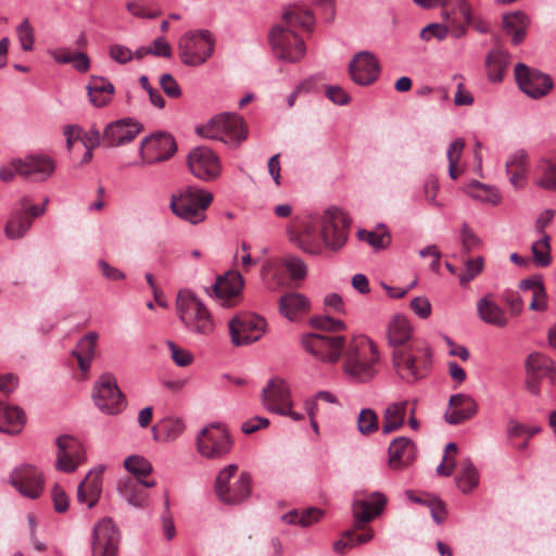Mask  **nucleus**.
Returning a JSON list of instances; mask_svg holds the SVG:
<instances>
[{
	"mask_svg": "<svg viewBox=\"0 0 556 556\" xmlns=\"http://www.w3.org/2000/svg\"><path fill=\"white\" fill-rule=\"evenodd\" d=\"M53 507L58 513H65L70 506V500L66 492L55 484L51 490Z\"/></svg>",
	"mask_w": 556,
	"mask_h": 556,
	"instance_id": "338daca9",
	"label": "nucleus"
},
{
	"mask_svg": "<svg viewBox=\"0 0 556 556\" xmlns=\"http://www.w3.org/2000/svg\"><path fill=\"white\" fill-rule=\"evenodd\" d=\"M98 333L89 331L77 343L76 349L72 354L76 357L78 367L83 372H88L91 362L94 357L96 348L98 343Z\"/></svg>",
	"mask_w": 556,
	"mask_h": 556,
	"instance_id": "473e14b6",
	"label": "nucleus"
},
{
	"mask_svg": "<svg viewBox=\"0 0 556 556\" xmlns=\"http://www.w3.org/2000/svg\"><path fill=\"white\" fill-rule=\"evenodd\" d=\"M300 219L294 218L287 227V233L290 241L298 242L299 245L309 254H319L321 245L318 242H311V229L306 227L300 231Z\"/></svg>",
	"mask_w": 556,
	"mask_h": 556,
	"instance_id": "a19ab883",
	"label": "nucleus"
},
{
	"mask_svg": "<svg viewBox=\"0 0 556 556\" xmlns=\"http://www.w3.org/2000/svg\"><path fill=\"white\" fill-rule=\"evenodd\" d=\"M503 26L508 34L513 35L511 42L517 46L526 36L529 18L520 11L505 14L503 16Z\"/></svg>",
	"mask_w": 556,
	"mask_h": 556,
	"instance_id": "ea45409f",
	"label": "nucleus"
},
{
	"mask_svg": "<svg viewBox=\"0 0 556 556\" xmlns=\"http://www.w3.org/2000/svg\"><path fill=\"white\" fill-rule=\"evenodd\" d=\"M285 269L293 280L303 279L306 276V265L295 256H287L282 261Z\"/></svg>",
	"mask_w": 556,
	"mask_h": 556,
	"instance_id": "052dcab7",
	"label": "nucleus"
},
{
	"mask_svg": "<svg viewBox=\"0 0 556 556\" xmlns=\"http://www.w3.org/2000/svg\"><path fill=\"white\" fill-rule=\"evenodd\" d=\"M479 481L478 472L470 459H465L460 464V471L456 478V484L463 493L471 492Z\"/></svg>",
	"mask_w": 556,
	"mask_h": 556,
	"instance_id": "de8ad7c7",
	"label": "nucleus"
},
{
	"mask_svg": "<svg viewBox=\"0 0 556 556\" xmlns=\"http://www.w3.org/2000/svg\"><path fill=\"white\" fill-rule=\"evenodd\" d=\"M269 40L275 55L282 61L295 63L305 55V43L294 29L282 25L274 26Z\"/></svg>",
	"mask_w": 556,
	"mask_h": 556,
	"instance_id": "9d476101",
	"label": "nucleus"
},
{
	"mask_svg": "<svg viewBox=\"0 0 556 556\" xmlns=\"http://www.w3.org/2000/svg\"><path fill=\"white\" fill-rule=\"evenodd\" d=\"M387 338L393 351L400 346H407L412 341H420L413 337L409 320L403 315H395L388 325Z\"/></svg>",
	"mask_w": 556,
	"mask_h": 556,
	"instance_id": "c85d7f7f",
	"label": "nucleus"
},
{
	"mask_svg": "<svg viewBox=\"0 0 556 556\" xmlns=\"http://www.w3.org/2000/svg\"><path fill=\"white\" fill-rule=\"evenodd\" d=\"M408 405V401L404 400L387 406L382 416L383 434H390L403 427Z\"/></svg>",
	"mask_w": 556,
	"mask_h": 556,
	"instance_id": "f704fd0d",
	"label": "nucleus"
},
{
	"mask_svg": "<svg viewBox=\"0 0 556 556\" xmlns=\"http://www.w3.org/2000/svg\"><path fill=\"white\" fill-rule=\"evenodd\" d=\"M244 280L238 271H227L224 276L216 279L212 286L214 295L218 304L223 307H233L242 301V290Z\"/></svg>",
	"mask_w": 556,
	"mask_h": 556,
	"instance_id": "a211bd4d",
	"label": "nucleus"
},
{
	"mask_svg": "<svg viewBox=\"0 0 556 556\" xmlns=\"http://www.w3.org/2000/svg\"><path fill=\"white\" fill-rule=\"evenodd\" d=\"M300 344L315 359L328 364L338 363L349 346L344 336L315 332L303 334Z\"/></svg>",
	"mask_w": 556,
	"mask_h": 556,
	"instance_id": "39448f33",
	"label": "nucleus"
},
{
	"mask_svg": "<svg viewBox=\"0 0 556 556\" xmlns=\"http://www.w3.org/2000/svg\"><path fill=\"white\" fill-rule=\"evenodd\" d=\"M387 497L380 492H374L369 500L357 498L353 502L352 513L355 520V528L371 521L384 509Z\"/></svg>",
	"mask_w": 556,
	"mask_h": 556,
	"instance_id": "393cba45",
	"label": "nucleus"
},
{
	"mask_svg": "<svg viewBox=\"0 0 556 556\" xmlns=\"http://www.w3.org/2000/svg\"><path fill=\"white\" fill-rule=\"evenodd\" d=\"M457 453V445L450 442L445 446V454L441 464L437 467V473L443 477H450L455 468V455Z\"/></svg>",
	"mask_w": 556,
	"mask_h": 556,
	"instance_id": "6e6d98bb",
	"label": "nucleus"
},
{
	"mask_svg": "<svg viewBox=\"0 0 556 556\" xmlns=\"http://www.w3.org/2000/svg\"><path fill=\"white\" fill-rule=\"evenodd\" d=\"M462 245L466 252H470L481 244V239L469 228L467 224H464L460 231Z\"/></svg>",
	"mask_w": 556,
	"mask_h": 556,
	"instance_id": "69168bd1",
	"label": "nucleus"
},
{
	"mask_svg": "<svg viewBox=\"0 0 556 556\" xmlns=\"http://www.w3.org/2000/svg\"><path fill=\"white\" fill-rule=\"evenodd\" d=\"M357 429L364 435H369L379 429L378 416L371 408H363L357 418Z\"/></svg>",
	"mask_w": 556,
	"mask_h": 556,
	"instance_id": "5fc2aeb1",
	"label": "nucleus"
},
{
	"mask_svg": "<svg viewBox=\"0 0 556 556\" xmlns=\"http://www.w3.org/2000/svg\"><path fill=\"white\" fill-rule=\"evenodd\" d=\"M285 27L294 29L301 27L311 30L314 25V16L311 11L303 10L298 7H292L283 12Z\"/></svg>",
	"mask_w": 556,
	"mask_h": 556,
	"instance_id": "37998d69",
	"label": "nucleus"
},
{
	"mask_svg": "<svg viewBox=\"0 0 556 556\" xmlns=\"http://www.w3.org/2000/svg\"><path fill=\"white\" fill-rule=\"evenodd\" d=\"M10 483L23 496L37 498L43 491V478L41 472L31 465H21L10 475Z\"/></svg>",
	"mask_w": 556,
	"mask_h": 556,
	"instance_id": "aec40b11",
	"label": "nucleus"
},
{
	"mask_svg": "<svg viewBox=\"0 0 556 556\" xmlns=\"http://www.w3.org/2000/svg\"><path fill=\"white\" fill-rule=\"evenodd\" d=\"M357 238L367 242L376 251L384 250L391 244V235L384 225H378L374 230L361 229Z\"/></svg>",
	"mask_w": 556,
	"mask_h": 556,
	"instance_id": "79ce46f5",
	"label": "nucleus"
},
{
	"mask_svg": "<svg viewBox=\"0 0 556 556\" xmlns=\"http://www.w3.org/2000/svg\"><path fill=\"white\" fill-rule=\"evenodd\" d=\"M266 326V320L256 314H237L229 321L231 343L237 346L253 343L263 337Z\"/></svg>",
	"mask_w": 556,
	"mask_h": 556,
	"instance_id": "f8f14e48",
	"label": "nucleus"
},
{
	"mask_svg": "<svg viewBox=\"0 0 556 556\" xmlns=\"http://www.w3.org/2000/svg\"><path fill=\"white\" fill-rule=\"evenodd\" d=\"M177 151L173 136L166 132H157L146 137L139 148L143 164H155L170 159Z\"/></svg>",
	"mask_w": 556,
	"mask_h": 556,
	"instance_id": "2eb2a0df",
	"label": "nucleus"
},
{
	"mask_svg": "<svg viewBox=\"0 0 556 556\" xmlns=\"http://www.w3.org/2000/svg\"><path fill=\"white\" fill-rule=\"evenodd\" d=\"M237 470V465L231 464L220 470L216 477L215 492L218 498L228 505L240 504L251 494V476L247 471L241 472L233 484H229Z\"/></svg>",
	"mask_w": 556,
	"mask_h": 556,
	"instance_id": "6e6552de",
	"label": "nucleus"
},
{
	"mask_svg": "<svg viewBox=\"0 0 556 556\" xmlns=\"http://www.w3.org/2000/svg\"><path fill=\"white\" fill-rule=\"evenodd\" d=\"M142 130L132 118H123L106 125L102 140L106 147L115 148L132 141Z\"/></svg>",
	"mask_w": 556,
	"mask_h": 556,
	"instance_id": "5701e85b",
	"label": "nucleus"
},
{
	"mask_svg": "<svg viewBox=\"0 0 556 556\" xmlns=\"http://www.w3.org/2000/svg\"><path fill=\"white\" fill-rule=\"evenodd\" d=\"M92 399L96 406L104 414L115 415L121 413L126 401L117 386L116 378L105 372L94 382Z\"/></svg>",
	"mask_w": 556,
	"mask_h": 556,
	"instance_id": "9b49d317",
	"label": "nucleus"
},
{
	"mask_svg": "<svg viewBox=\"0 0 556 556\" xmlns=\"http://www.w3.org/2000/svg\"><path fill=\"white\" fill-rule=\"evenodd\" d=\"M121 533L111 518H102L92 528V556H116Z\"/></svg>",
	"mask_w": 556,
	"mask_h": 556,
	"instance_id": "dca6fc26",
	"label": "nucleus"
},
{
	"mask_svg": "<svg viewBox=\"0 0 556 556\" xmlns=\"http://www.w3.org/2000/svg\"><path fill=\"white\" fill-rule=\"evenodd\" d=\"M477 412V402L468 394L458 393L450 397V405L444 417L450 425H458L472 418Z\"/></svg>",
	"mask_w": 556,
	"mask_h": 556,
	"instance_id": "a878e982",
	"label": "nucleus"
},
{
	"mask_svg": "<svg viewBox=\"0 0 556 556\" xmlns=\"http://www.w3.org/2000/svg\"><path fill=\"white\" fill-rule=\"evenodd\" d=\"M425 506L429 508L432 519L438 525L443 523L447 518L446 505L441 498L437 496L428 497L427 501H425Z\"/></svg>",
	"mask_w": 556,
	"mask_h": 556,
	"instance_id": "680f3d73",
	"label": "nucleus"
},
{
	"mask_svg": "<svg viewBox=\"0 0 556 556\" xmlns=\"http://www.w3.org/2000/svg\"><path fill=\"white\" fill-rule=\"evenodd\" d=\"M185 422L180 418L167 417L160 420L152 427V434L155 441H174L182 434Z\"/></svg>",
	"mask_w": 556,
	"mask_h": 556,
	"instance_id": "4c0bfd02",
	"label": "nucleus"
},
{
	"mask_svg": "<svg viewBox=\"0 0 556 556\" xmlns=\"http://www.w3.org/2000/svg\"><path fill=\"white\" fill-rule=\"evenodd\" d=\"M56 445V469L63 472L75 471L85 458V451L80 442L72 437L62 435L58 438Z\"/></svg>",
	"mask_w": 556,
	"mask_h": 556,
	"instance_id": "4be33fe9",
	"label": "nucleus"
},
{
	"mask_svg": "<svg viewBox=\"0 0 556 556\" xmlns=\"http://www.w3.org/2000/svg\"><path fill=\"white\" fill-rule=\"evenodd\" d=\"M393 368L406 382H416L425 377L432 367V352L427 342L412 341L392 352Z\"/></svg>",
	"mask_w": 556,
	"mask_h": 556,
	"instance_id": "f257e3e1",
	"label": "nucleus"
},
{
	"mask_svg": "<svg viewBox=\"0 0 556 556\" xmlns=\"http://www.w3.org/2000/svg\"><path fill=\"white\" fill-rule=\"evenodd\" d=\"M536 172L539 175L536 180L539 187L546 190L556 189V159H542L538 164Z\"/></svg>",
	"mask_w": 556,
	"mask_h": 556,
	"instance_id": "49530a36",
	"label": "nucleus"
},
{
	"mask_svg": "<svg viewBox=\"0 0 556 556\" xmlns=\"http://www.w3.org/2000/svg\"><path fill=\"white\" fill-rule=\"evenodd\" d=\"M176 305L178 316L188 331L202 337H208L215 331L212 314L191 291H180Z\"/></svg>",
	"mask_w": 556,
	"mask_h": 556,
	"instance_id": "7ed1b4c3",
	"label": "nucleus"
},
{
	"mask_svg": "<svg viewBox=\"0 0 556 556\" xmlns=\"http://www.w3.org/2000/svg\"><path fill=\"white\" fill-rule=\"evenodd\" d=\"M549 236L543 233L542 238L532 244L533 260L536 266L545 267L551 264Z\"/></svg>",
	"mask_w": 556,
	"mask_h": 556,
	"instance_id": "864d4df0",
	"label": "nucleus"
},
{
	"mask_svg": "<svg viewBox=\"0 0 556 556\" xmlns=\"http://www.w3.org/2000/svg\"><path fill=\"white\" fill-rule=\"evenodd\" d=\"M283 269L282 262L278 260H269L263 265L262 275L268 288L275 290L286 283Z\"/></svg>",
	"mask_w": 556,
	"mask_h": 556,
	"instance_id": "09e8293b",
	"label": "nucleus"
},
{
	"mask_svg": "<svg viewBox=\"0 0 556 556\" xmlns=\"http://www.w3.org/2000/svg\"><path fill=\"white\" fill-rule=\"evenodd\" d=\"M478 315L482 321L498 328H504L508 324L505 311L495 303L490 295H485L478 301Z\"/></svg>",
	"mask_w": 556,
	"mask_h": 556,
	"instance_id": "2f4dec72",
	"label": "nucleus"
},
{
	"mask_svg": "<svg viewBox=\"0 0 556 556\" xmlns=\"http://www.w3.org/2000/svg\"><path fill=\"white\" fill-rule=\"evenodd\" d=\"M324 516V511L319 508L309 507L302 511L291 510L282 516V520L290 525H300L309 527L319 521Z\"/></svg>",
	"mask_w": 556,
	"mask_h": 556,
	"instance_id": "a18cd8bd",
	"label": "nucleus"
},
{
	"mask_svg": "<svg viewBox=\"0 0 556 556\" xmlns=\"http://www.w3.org/2000/svg\"><path fill=\"white\" fill-rule=\"evenodd\" d=\"M262 404L270 413L278 414L291 404V392L288 383L279 377L270 379L262 390Z\"/></svg>",
	"mask_w": 556,
	"mask_h": 556,
	"instance_id": "b1692460",
	"label": "nucleus"
},
{
	"mask_svg": "<svg viewBox=\"0 0 556 556\" xmlns=\"http://www.w3.org/2000/svg\"><path fill=\"white\" fill-rule=\"evenodd\" d=\"M12 166L17 175L34 181H43L54 172V161L45 154H29L23 159H14Z\"/></svg>",
	"mask_w": 556,
	"mask_h": 556,
	"instance_id": "6ab92c4d",
	"label": "nucleus"
},
{
	"mask_svg": "<svg viewBox=\"0 0 556 556\" xmlns=\"http://www.w3.org/2000/svg\"><path fill=\"white\" fill-rule=\"evenodd\" d=\"M125 468L135 476L136 480H143L144 477L149 476L153 467L151 463L139 455L128 456L124 462Z\"/></svg>",
	"mask_w": 556,
	"mask_h": 556,
	"instance_id": "603ef678",
	"label": "nucleus"
},
{
	"mask_svg": "<svg viewBox=\"0 0 556 556\" xmlns=\"http://www.w3.org/2000/svg\"><path fill=\"white\" fill-rule=\"evenodd\" d=\"M526 366L528 371L539 376H547L554 372V362L541 353H532L528 356Z\"/></svg>",
	"mask_w": 556,
	"mask_h": 556,
	"instance_id": "3c124183",
	"label": "nucleus"
},
{
	"mask_svg": "<svg viewBox=\"0 0 556 556\" xmlns=\"http://www.w3.org/2000/svg\"><path fill=\"white\" fill-rule=\"evenodd\" d=\"M509 55L506 51L494 49L489 52L485 60L486 75L490 81L501 83L504 77L505 70L509 63Z\"/></svg>",
	"mask_w": 556,
	"mask_h": 556,
	"instance_id": "58836bf2",
	"label": "nucleus"
},
{
	"mask_svg": "<svg viewBox=\"0 0 556 556\" xmlns=\"http://www.w3.org/2000/svg\"><path fill=\"white\" fill-rule=\"evenodd\" d=\"M30 226L31 219L28 214L18 208L7 222L5 235L10 239H20L28 231Z\"/></svg>",
	"mask_w": 556,
	"mask_h": 556,
	"instance_id": "c03bdc74",
	"label": "nucleus"
},
{
	"mask_svg": "<svg viewBox=\"0 0 556 556\" xmlns=\"http://www.w3.org/2000/svg\"><path fill=\"white\" fill-rule=\"evenodd\" d=\"M167 346L170 351L172 359L179 367H186L192 364L194 357L191 352L178 346L173 341H167Z\"/></svg>",
	"mask_w": 556,
	"mask_h": 556,
	"instance_id": "e2e57ef3",
	"label": "nucleus"
},
{
	"mask_svg": "<svg viewBox=\"0 0 556 556\" xmlns=\"http://www.w3.org/2000/svg\"><path fill=\"white\" fill-rule=\"evenodd\" d=\"M467 193L475 200L492 205H495L501 201V195L495 188L480 181H472L467 187Z\"/></svg>",
	"mask_w": 556,
	"mask_h": 556,
	"instance_id": "8fccbe9b",
	"label": "nucleus"
},
{
	"mask_svg": "<svg viewBox=\"0 0 556 556\" xmlns=\"http://www.w3.org/2000/svg\"><path fill=\"white\" fill-rule=\"evenodd\" d=\"M215 39L207 29L189 31L178 42V54L181 62L188 66H199L213 54Z\"/></svg>",
	"mask_w": 556,
	"mask_h": 556,
	"instance_id": "0eeeda50",
	"label": "nucleus"
},
{
	"mask_svg": "<svg viewBox=\"0 0 556 556\" xmlns=\"http://www.w3.org/2000/svg\"><path fill=\"white\" fill-rule=\"evenodd\" d=\"M102 492V470H91L77 488V501L93 507L100 500Z\"/></svg>",
	"mask_w": 556,
	"mask_h": 556,
	"instance_id": "c756f323",
	"label": "nucleus"
},
{
	"mask_svg": "<svg viewBox=\"0 0 556 556\" xmlns=\"http://www.w3.org/2000/svg\"><path fill=\"white\" fill-rule=\"evenodd\" d=\"M514 75L519 89L532 99L545 97L554 86L548 74L523 63L516 64Z\"/></svg>",
	"mask_w": 556,
	"mask_h": 556,
	"instance_id": "ddd939ff",
	"label": "nucleus"
},
{
	"mask_svg": "<svg viewBox=\"0 0 556 556\" xmlns=\"http://www.w3.org/2000/svg\"><path fill=\"white\" fill-rule=\"evenodd\" d=\"M197 131L204 138L236 146L245 140L248 135L243 118L231 113H223L213 117L206 125L199 127Z\"/></svg>",
	"mask_w": 556,
	"mask_h": 556,
	"instance_id": "423d86ee",
	"label": "nucleus"
},
{
	"mask_svg": "<svg viewBox=\"0 0 556 556\" xmlns=\"http://www.w3.org/2000/svg\"><path fill=\"white\" fill-rule=\"evenodd\" d=\"M379 361L375 342L367 337H357L349 343L343 369L354 381L367 382L377 375Z\"/></svg>",
	"mask_w": 556,
	"mask_h": 556,
	"instance_id": "f03ea898",
	"label": "nucleus"
},
{
	"mask_svg": "<svg viewBox=\"0 0 556 556\" xmlns=\"http://www.w3.org/2000/svg\"><path fill=\"white\" fill-rule=\"evenodd\" d=\"M483 264L484 261L482 256L466 260L465 271L458 277L459 283L464 286L475 279L482 271Z\"/></svg>",
	"mask_w": 556,
	"mask_h": 556,
	"instance_id": "13d9d810",
	"label": "nucleus"
},
{
	"mask_svg": "<svg viewBox=\"0 0 556 556\" xmlns=\"http://www.w3.org/2000/svg\"><path fill=\"white\" fill-rule=\"evenodd\" d=\"M87 89L90 102L97 108L108 105L113 99L114 86L106 78L91 77Z\"/></svg>",
	"mask_w": 556,
	"mask_h": 556,
	"instance_id": "c9c22d12",
	"label": "nucleus"
},
{
	"mask_svg": "<svg viewBox=\"0 0 556 556\" xmlns=\"http://www.w3.org/2000/svg\"><path fill=\"white\" fill-rule=\"evenodd\" d=\"M154 485V480H136L127 477L118 481L117 490L119 495L130 505L141 507L147 502V492L144 491V488H152Z\"/></svg>",
	"mask_w": 556,
	"mask_h": 556,
	"instance_id": "bb28decb",
	"label": "nucleus"
},
{
	"mask_svg": "<svg viewBox=\"0 0 556 556\" xmlns=\"http://www.w3.org/2000/svg\"><path fill=\"white\" fill-rule=\"evenodd\" d=\"M212 202V192L187 186L170 195L169 207L179 218L197 225L205 219V211Z\"/></svg>",
	"mask_w": 556,
	"mask_h": 556,
	"instance_id": "20e7f679",
	"label": "nucleus"
},
{
	"mask_svg": "<svg viewBox=\"0 0 556 556\" xmlns=\"http://www.w3.org/2000/svg\"><path fill=\"white\" fill-rule=\"evenodd\" d=\"M198 452L205 458H222L231 447L229 431L222 424H212L203 428L197 437Z\"/></svg>",
	"mask_w": 556,
	"mask_h": 556,
	"instance_id": "1a4fd4ad",
	"label": "nucleus"
},
{
	"mask_svg": "<svg viewBox=\"0 0 556 556\" xmlns=\"http://www.w3.org/2000/svg\"><path fill=\"white\" fill-rule=\"evenodd\" d=\"M349 72L355 84L370 85L377 80L380 74L379 61L371 52H358L351 61Z\"/></svg>",
	"mask_w": 556,
	"mask_h": 556,
	"instance_id": "412c9836",
	"label": "nucleus"
},
{
	"mask_svg": "<svg viewBox=\"0 0 556 556\" xmlns=\"http://www.w3.org/2000/svg\"><path fill=\"white\" fill-rule=\"evenodd\" d=\"M192 175L201 180L211 181L220 175V162L214 151L201 146L193 148L187 157Z\"/></svg>",
	"mask_w": 556,
	"mask_h": 556,
	"instance_id": "f3484780",
	"label": "nucleus"
},
{
	"mask_svg": "<svg viewBox=\"0 0 556 556\" xmlns=\"http://www.w3.org/2000/svg\"><path fill=\"white\" fill-rule=\"evenodd\" d=\"M16 34L21 43V48L24 51H31L35 43V30L28 18H24L23 22L17 26Z\"/></svg>",
	"mask_w": 556,
	"mask_h": 556,
	"instance_id": "4d7b16f0",
	"label": "nucleus"
},
{
	"mask_svg": "<svg viewBox=\"0 0 556 556\" xmlns=\"http://www.w3.org/2000/svg\"><path fill=\"white\" fill-rule=\"evenodd\" d=\"M313 327L325 331L324 333H333L345 329V324L341 319L329 316H316L312 318Z\"/></svg>",
	"mask_w": 556,
	"mask_h": 556,
	"instance_id": "bf43d9fd",
	"label": "nucleus"
},
{
	"mask_svg": "<svg viewBox=\"0 0 556 556\" xmlns=\"http://www.w3.org/2000/svg\"><path fill=\"white\" fill-rule=\"evenodd\" d=\"M528 173V153L520 149L509 155L506 161V174L516 188L523 186Z\"/></svg>",
	"mask_w": 556,
	"mask_h": 556,
	"instance_id": "72a5a7b5",
	"label": "nucleus"
},
{
	"mask_svg": "<svg viewBox=\"0 0 556 556\" xmlns=\"http://www.w3.org/2000/svg\"><path fill=\"white\" fill-rule=\"evenodd\" d=\"M413 312L420 318H428L431 314V304L426 296H416L409 304Z\"/></svg>",
	"mask_w": 556,
	"mask_h": 556,
	"instance_id": "774afa93",
	"label": "nucleus"
},
{
	"mask_svg": "<svg viewBox=\"0 0 556 556\" xmlns=\"http://www.w3.org/2000/svg\"><path fill=\"white\" fill-rule=\"evenodd\" d=\"M26 421L25 413L17 406H10L0 400V432L17 434Z\"/></svg>",
	"mask_w": 556,
	"mask_h": 556,
	"instance_id": "7c9ffc66",
	"label": "nucleus"
},
{
	"mask_svg": "<svg viewBox=\"0 0 556 556\" xmlns=\"http://www.w3.org/2000/svg\"><path fill=\"white\" fill-rule=\"evenodd\" d=\"M308 308L309 301L302 293L290 292L279 300V312L289 320H294L299 315L306 313Z\"/></svg>",
	"mask_w": 556,
	"mask_h": 556,
	"instance_id": "e433bc0d",
	"label": "nucleus"
},
{
	"mask_svg": "<svg viewBox=\"0 0 556 556\" xmlns=\"http://www.w3.org/2000/svg\"><path fill=\"white\" fill-rule=\"evenodd\" d=\"M350 225L351 219L342 210L328 208L323 216L321 237L324 244L333 251L341 249L346 242Z\"/></svg>",
	"mask_w": 556,
	"mask_h": 556,
	"instance_id": "4468645a",
	"label": "nucleus"
},
{
	"mask_svg": "<svg viewBox=\"0 0 556 556\" xmlns=\"http://www.w3.org/2000/svg\"><path fill=\"white\" fill-rule=\"evenodd\" d=\"M447 34L448 28L445 25L439 23H431L421 29L420 38L426 41H429L431 38L443 40L446 38Z\"/></svg>",
	"mask_w": 556,
	"mask_h": 556,
	"instance_id": "0e129e2a",
	"label": "nucleus"
},
{
	"mask_svg": "<svg viewBox=\"0 0 556 556\" xmlns=\"http://www.w3.org/2000/svg\"><path fill=\"white\" fill-rule=\"evenodd\" d=\"M416 458L415 443L406 438H395L389 446V464L393 469H402Z\"/></svg>",
	"mask_w": 556,
	"mask_h": 556,
	"instance_id": "cd10ccee",
	"label": "nucleus"
}]
</instances>
